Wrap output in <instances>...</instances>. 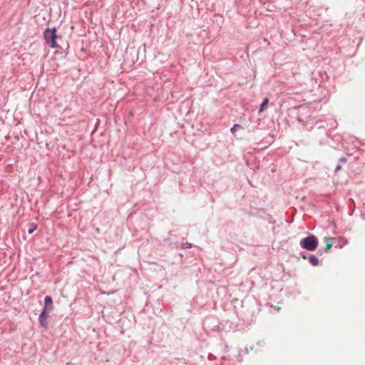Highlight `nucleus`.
<instances>
[{
  "label": "nucleus",
  "instance_id": "f257e3e1",
  "mask_svg": "<svg viewBox=\"0 0 365 365\" xmlns=\"http://www.w3.org/2000/svg\"><path fill=\"white\" fill-rule=\"evenodd\" d=\"M44 38L46 43L51 48H56L58 46L56 43V39L58 38V36L56 35V29H48L44 32Z\"/></svg>",
  "mask_w": 365,
  "mask_h": 365
},
{
  "label": "nucleus",
  "instance_id": "f03ea898",
  "mask_svg": "<svg viewBox=\"0 0 365 365\" xmlns=\"http://www.w3.org/2000/svg\"><path fill=\"white\" fill-rule=\"evenodd\" d=\"M301 246L307 250L314 251L318 246V240L313 235L309 236L302 240Z\"/></svg>",
  "mask_w": 365,
  "mask_h": 365
},
{
  "label": "nucleus",
  "instance_id": "7ed1b4c3",
  "mask_svg": "<svg viewBox=\"0 0 365 365\" xmlns=\"http://www.w3.org/2000/svg\"><path fill=\"white\" fill-rule=\"evenodd\" d=\"M49 312L50 310H47L46 307H44V309L39 316V322L41 324V326L43 327L44 328H47V323L46 321L48 318Z\"/></svg>",
  "mask_w": 365,
  "mask_h": 365
},
{
  "label": "nucleus",
  "instance_id": "20e7f679",
  "mask_svg": "<svg viewBox=\"0 0 365 365\" xmlns=\"http://www.w3.org/2000/svg\"><path fill=\"white\" fill-rule=\"evenodd\" d=\"M45 307L47 310H51L53 308V301L51 297L46 296L44 299Z\"/></svg>",
  "mask_w": 365,
  "mask_h": 365
},
{
  "label": "nucleus",
  "instance_id": "39448f33",
  "mask_svg": "<svg viewBox=\"0 0 365 365\" xmlns=\"http://www.w3.org/2000/svg\"><path fill=\"white\" fill-rule=\"evenodd\" d=\"M324 240L326 244L325 250H329L333 245V238L330 237H325Z\"/></svg>",
  "mask_w": 365,
  "mask_h": 365
},
{
  "label": "nucleus",
  "instance_id": "423d86ee",
  "mask_svg": "<svg viewBox=\"0 0 365 365\" xmlns=\"http://www.w3.org/2000/svg\"><path fill=\"white\" fill-rule=\"evenodd\" d=\"M268 103H269V99L268 98H264L260 108H259V113H262L264 111V110L265 109V108L268 105Z\"/></svg>",
  "mask_w": 365,
  "mask_h": 365
},
{
  "label": "nucleus",
  "instance_id": "0eeeda50",
  "mask_svg": "<svg viewBox=\"0 0 365 365\" xmlns=\"http://www.w3.org/2000/svg\"><path fill=\"white\" fill-rule=\"evenodd\" d=\"M309 262L312 265L315 266L318 264V259L314 256H312L309 257Z\"/></svg>",
  "mask_w": 365,
  "mask_h": 365
},
{
  "label": "nucleus",
  "instance_id": "6e6552de",
  "mask_svg": "<svg viewBox=\"0 0 365 365\" xmlns=\"http://www.w3.org/2000/svg\"><path fill=\"white\" fill-rule=\"evenodd\" d=\"M237 128H241V126H240V125H238V124H235V125H233V127L231 128V132H232V133H235V132L236 131V130H237Z\"/></svg>",
  "mask_w": 365,
  "mask_h": 365
},
{
  "label": "nucleus",
  "instance_id": "1a4fd4ad",
  "mask_svg": "<svg viewBox=\"0 0 365 365\" xmlns=\"http://www.w3.org/2000/svg\"><path fill=\"white\" fill-rule=\"evenodd\" d=\"M36 229V225H34L32 227H31L29 230V234H32L34 230Z\"/></svg>",
  "mask_w": 365,
  "mask_h": 365
},
{
  "label": "nucleus",
  "instance_id": "9d476101",
  "mask_svg": "<svg viewBox=\"0 0 365 365\" xmlns=\"http://www.w3.org/2000/svg\"><path fill=\"white\" fill-rule=\"evenodd\" d=\"M183 247H184V248H190V247H191V244H190V243H188V242H186V243L185 244V245H183Z\"/></svg>",
  "mask_w": 365,
  "mask_h": 365
},
{
  "label": "nucleus",
  "instance_id": "9b49d317",
  "mask_svg": "<svg viewBox=\"0 0 365 365\" xmlns=\"http://www.w3.org/2000/svg\"><path fill=\"white\" fill-rule=\"evenodd\" d=\"M339 169H340V166H337V167L336 168V170H339Z\"/></svg>",
  "mask_w": 365,
  "mask_h": 365
}]
</instances>
